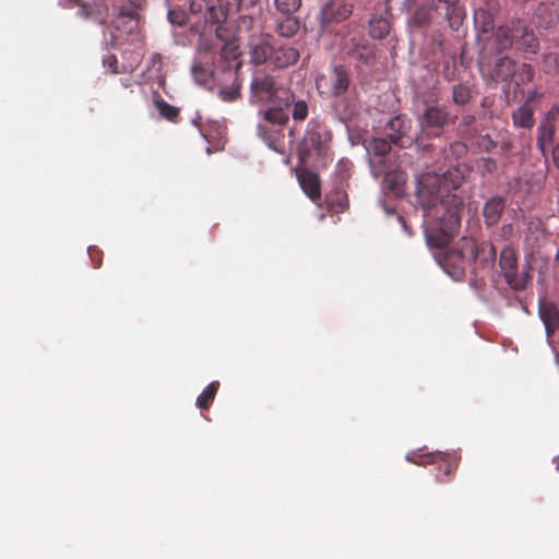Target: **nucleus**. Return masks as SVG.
<instances>
[{"label":"nucleus","mask_w":559,"mask_h":559,"mask_svg":"<svg viewBox=\"0 0 559 559\" xmlns=\"http://www.w3.org/2000/svg\"><path fill=\"white\" fill-rule=\"evenodd\" d=\"M466 167L455 165L443 174L426 173L418 177L416 202L424 216L431 219V228L439 233L438 246L443 247L459 234L463 199L452 190L459 189L465 180Z\"/></svg>","instance_id":"obj_1"},{"label":"nucleus","mask_w":559,"mask_h":559,"mask_svg":"<svg viewBox=\"0 0 559 559\" xmlns=\"http://www.w3.org/2000/svg\"><path fill=\"white\" fill-rule=\"evenodd\" d=\"M486 255L480 263L493 262L496 258V250L491 243L481 245L478 247L473 238H462L444 257V269L447 273L460 281L464 277L468 269H475L474 264L477 262L478 255Z\"/></svg>","instance_id":"obj_2"},{"label":"nucleus","mask_w":559,"mask_h":559,"mask_svg":"<svg viewBox=\"0 0 559 559\" xmlns=\"http://www.w3.org/2000/svg\"><path fill=\"white\" fill-rule=\"evenodd\" d=\"M302 141L298 146V157L300 163H316L325 165L329 159V142L331 141L330 131L323 123L311 120Z\"/></svg>","instance_id":"obj_3"},{"label":"nucleus","mask_w":559,"mask_h":559,"mask_svg":"<svg viewBox=\"0 0 559 559\" xmlns=\"http://www.w3.org/2000/svg\"><path fill=\"white\" fill-rule=\"evenodd\" d=\"M250 93L251 100L257 103L289 106L294 100V93L284 86L282 80L266 73H257L253 76Z\"/></svg>","instance_id":"obj_4"},{"label":"nucleus","mask_w":559,"mask_h":559,"mask_svg":"<svg viewBox=\"0 0 559 559\" xmlns=\"http://www.w3.org/2000/svg\"><path fill=\"white\" fill-rule=\"evenodd\" d=\"M456 117H452L447 108L438 104H427L423 114L418 117L421 131L428 138H437L443 133L444 127L453 123Z\"/></svg>","instance_id":"obj_5"},{"label":"nucleus","mask_w":559,"mask_h":559,"mask_svg":"<svg viewBox=\"0 0 559 559\" xmlns=\"http://www.w3.org/2000/svg\"><path fill=\"white\" fill-rule=\"evenodd\" d=\"M515 61L510 57H500L493 62L484 58L479 69L481 76L493 83L510 82L515 76Z\"/></svg>","instance_id":"obj_6"},{"label":"nucleus","mask_w":559,"mask_h":559,"mask_svg":"<svg viewBox=\"0 0 559 559\" xmlns=\"http://www.w3.org/2000/svg\"><path fill=\"white\" fill-rule=\"evenodd\" d=\"M499 265L508 285L514 290H522L527 278L519 273V261L515 250L504 247L500 252Z\"/></svg>","instance_id":"obj_7"},{"label":"nucleus","mask_w":559,"mask_h":559,"mask_svg":"<svg viewBox=\"0 0 559 559\" xmlns=\"http://www.w3.org/2000/svg\"><path fill=\"white\" fill-rule=\"evenodd\" d=\"M392 143L391 140L388 141L382 138H372L368 141L367 151L372 155L370 158V168L373 177H380V175L385 171L386 165L392 164L388 156L391 152Z\"/></svg>","instance_id":"obj_8"},{"label":"nucleus","mask_w":559,"mask_h":559,"mask_svg":"<svg viewBox=\"0 0 559 559\" xmlns=\"http://www.w3.org/2000/svg\"><path fill=\"white\" fill-rule=\"evenodd\" d=\"M317 87L321 93H329L332 96L344 94L349 86V76L347 71L341 67H334L330 74L321 75L316 80Z\"/></svg>","instance_id":"obj_9"},{"label":"nucleus","mask_w":559,"mask_h":559,"mask_svg":"<svg viewBox=\"0 0 559 559\" xmlns=\"http://www.w3.org/2000/svg\"><path fill=\"white\" fill-rule=\"evenodd\" d=\"M345 51L352 60L361 64L372 66L376 63V47L366 40H359L356 38L349 39L345 45Z\"/></svg>","instance_id":"obj_10"},{"label":"nucleus","mask_w":559,"mask_h":559,"mask_svg":"<svg viewBox=\"0 0 559 559\" xmlns=\"http://www.w3.org/2000/svg\"><path fill=\"white\" fill-rule=\"evenodd\" d=\"M353 13V4L343 0H331L321 10L322 24H331L346 20Z\"/></svg>","instance_id":"obj_11"},{"label":"nucleus","mask_w":559,"mask_h":559,"mask_svg":"<svg viewBox=\"0 0 559 559\" xmlns=\"http://www.w3.org/2000/svg\"><path fill=\"white\" fill-rule=\"evenodd\" d=\"M414 462L417 464H437L439 471L437 477L440 483H445V477L450 476L457 468L459 465V461L454 455L442 452L431 453L428 455L427 460L421 462Z\"/></svg>","instance_id":"obj_12"},{"label":"nucleus","mask_w":559,"mask_h":559,"mask_svg":"<svg viewBox=\"0 0 559 559\" xmlns=\"http://www.w3.org/2000/svg\"><path fill=\"white\" fill-rule=\"evenodd\" d=\"M516 49L526 53H537L539 50V40L534 31L527 26L525 21L520 20L515 28Z\"/></svg>","instance_id":"obj_13"},{"label":"nucleus","mask_w":559,"mask_h":559,"mask_svg":"<svg viewBox=\"0 0 559 559\" xmlns=\"http://www.w3.org/2000/svg\"><path fill=\"white\" fill-rule=\"evenodd\" d=\"M519 21L520 19L511 20L500 25L492 34V43L498 51L508 50L516 44L515 28Z\"/></svg>","instance_id":"obj_14"},{"label":"nucleus","mask_w":559,"mask_h":559,"mask_svg":"<svg viewBox=\"0 0 559 559\" xmlns=\"http://www.w3.org/2000/svg\"><path fill=\"white\" fill-rule=\"evenodd\" d=\"M388 126L392 131L389 138L393 144L403 147L411 141L408 132L411 130L412 121L405 115L395 116L389 121Z\"/></svg>","instance_id":"obj_15"},{"label":"nucleus","mask_w":559,"mask_h":559,"mask_svg":"<svg viewBox=\"0 0 559 559\" xmlns=\"http://www.w3.org/2000/svg\"><path fill=\"white\" fill-rule=\"evenodd\" d=\"M239 9L240 0H215L212 8H210V23H223L229 16L236 14Z\"/></svg>","instance_id":"obj_16"},{"label":"nucleus","mask_w":559,"mask_h":559,"mask_svg":"<svg viewBox=\"0 0 559 559\" xmlns=\"http://www.w3.org/2000/svg\"><path fill=\"white\" fill-rule=\"evenodd\" d=\"M78 14L85 20H93L98 24H105L108 17V7L104 0H95L92 3L80 2Z\"/></svg>","instance_id":"obj_17"},{"label":"nucleus","mask_w":559,"mask_h":559,"mask_svg":"<svg viewBox=\"0 0 559 559\" xmlns=\"http://www.w3.org/2000/svg\"><path fill=\"white\" fill-rule=\"evenodd\" d=\"M300 57L299 50L290 45L280 44L274 46L271 66L287 68L295 64Z\"/></svg>","instance_id":"obj_18"},{"label":"nucleus","mask_w":559,"mask_h":559,"mask_svg":"<svg viewBox=\"0 0 559 559\" xmlns=\"http://www.w3.org/2000/svg\"><path fill=\"white\" fill-rule=\"evenodd\" d=\"M328 210L332 213H342L349 206L347 192L343 182H338L325 195Z\"/></svg>","instance_id":"obj_19"},{"label":"nucleus","mask_w":559,"mask_h":559,"mask_svg":"<svg viewBox=\"0 0 559 559\" xmlns=\"http://www.w3.org/2000/svg\"><path fill=\"white\" fill-rule=\"evenodd\" d=\"M537 23L544 28L555 25L559 21V2H542L536 11Z\"/></svg>","instance_id":"obj_20"},{"label":"nucleus","mask_w":559,"mask_h":559,"mask_svg":"<svg viewBox=\"0 0 559 559\" xmlns=\"http://www.w3.org/2000/svg\"><path fill=\"white\" fill-rule=\"evenodd\" d=\"M251 60L257 64L269 62L271 64L273 48L267 38L261 37L250 43Z\"/></svg>","instance_id":"obj_21"},{"label":"nucleus","mask_w":559,"mask_h":559,"mask_svg":"<svg viewBox=\"0 0 559 559\" xmlns=\"http://www.w3.org/2000/svg\"><path fill=\"white\" fill-rule=\"evenodd\" d=\"M383 177V188L389 190L395 195H399L402 192V186L406 181L405 173L401 170H395L392 168V164L386 165L385 171H383L380 177Z\"/></svg>","instance_id":"obj_22"},{"label":"nucleus","mask_w":559,"mask_h":559,"mask_svg":"<svg viewBox=\"0 0 559 559\" xmlns=\"http://www.w3.org/2000/svg\"><path fill=\"white\" fill-rule=\"evenodd\" d=\"M298 179L302 190L312 201L321 198L320 179L317 174L305 169L300 171Z\"/></svg>","instance_id":"obj_23"},{"label":"nucleus","mask_w":559,"mask_h":559,"mask_svg":"<svg viewBox=\"0 0 559 559\" xmlns=\"http://www.w3.org/2000/svg\"><path fill=\"white\" fill-rule=\"evenodd\" d=\"M437 9L444 10L450 27L457 29L463 20V10L459 5V0H437Z\"/></svg>","instance_id":"obj_24"},{"label":"nucleus","mask_w":559,"mask_h":559,"mask_svg":"<svg viewBox=\"0 0 559 559\" xmlns=\"http://www.w3.org/2000/svg\"><path fill=\"white\" fill-rule=\"evenodd\" d=\"M539 316L545 324L547 335L550 336L559 326V311L552 304L540 302Z\"/></svg>","instance_id":"obj_25"},{"label":"nucleus","mask_w":559,"mask_h":559,"mask_svg":"<svg viewBox=\"0 0 559 559\" xmlns=\"http://www.w3.org/2000/svg\"><path fill=\"white\" fill-rule=\"evenodd\" d=\"M504 210V200L501 197H493L485 203L483 215L488 226L496 225Z\"/></svg>","instance_id":"obj_26"},{"label":"nucleus","mask_w":559,"mask_h":559,"mask_svg":"<svg viewBox=\"0 0 559 559\" xmlns=\"http://www.w3.org/2000/svg\"><path fill=\"white\" fill-rule=\"evenodd\" d=\"M129 5H122L118 13V21H123L124 19H129V23L131 24L128 28L131 31L133 27H138L139 24V10L143 8L145 4V0H128Z\"/></svg>","instance_id":"obj_27"},{"label":"nucleus","mask_w":559,"mask_h":559,"mask_svg":"<svg viewBox=\"0 0 559 559\" xmlns=\"http://www.w3.org/2000/svg\"><path fill=\"white\" fill-rule=\"evenodd\" d=\"M555 126L554 122L547 119L542 122L538 127L537 146L542 151L543 155L546 156L547 151L554 144Z\"/></svg>","instance_id":"obj_28"},{"label":"nucleus","mask_w":559,"mask_h":559,"mask_svg":"<svg viewBox=\"0 0 559 559\" xmlns=\"http://www.w3.org/2000/svg\"><path fill=\"white\" fill-rule=\"evenodd\" d=\"M512 119L515 126L531 129L535 123L533 107L525 103L513 112Z\"/></svg>","instance_id":"obj_29"},{"label":"nucleus","mask_w":559,"mask_h":559,"mask_svg":"<svg viewBox=\"0 0 559 559\" xmlns=\"http://www.w3.org/2000/svg\"><path fill=\"white\" fill-rule=\"evenodd\" d=\"M288 106L273 105L263 111V118L266 122L274 126H284L288 122L289 117L285 110Z\"/></svg>","instance_id":"obj_30"},{"label":"nucleus","mask_w":559,"mask_h":559,"mask_svg":"<svg viewBox=\"0 0 559 559\" xmlns=\"http://www.w3.org/2000/svg\"><path fill=\"white\" fill-rule=\"evenodd\" d=\"M391 29L390 21L382 16H376L370 20L369 34L373 38H384Z\"/></svg>","instance_id":"obj_31"},{"label":"nucleus","mask_w":559,"mask_h":559,"mask_svg":"<svg viewBox=\"0 0 559 559\" xmlns=\"http://www.w3.org/2000/svg\"><path fill=\"white\" fill-rule=\"evenodd\" d=\"M473 97L472 87L466 83H457L452 87V102L456 106H465Z\"/></svg>","instance_id":"obj_32"},{"label":"nucleus","mask_w":559,"mask_h":559,"mask_svg":"<svg viewBox=\"0 0 559 559\" xmlns=\"http://www.w3.org/2000/svg\"><path fill=\"white\" fill-rule=\"evenodd\" d=\"M219 388L218 381L211 382L197 399V406L201 409H209Z\"/></svg>","instance_id":"obj_33"},{"label":"nucleus","mask_w":559,"mask_h":559,"mask_svg":"<svg viewBox=\"0 0 559 559\" xmlns=\"http://www.w3.org/2000/svg\"><path fill=\"white\" fill-rule=\"evenodd\" d=\"M299 29V21L290 15H285L283 20L277 23L276 31L283 37H292Z\"/></svg>","instance_id":"obj_34"},{"label":"nucleus","mask_w":559,"mask_h":559,"mask_svg":"<svg viewBox=\"0 0 559 559\" xmlns=\"http://www.w3.org/2000/svg\"><path fill=\"white\" fill-rule=\"evenodd\" d=\"M154 105L163 118L171 122L177 121L179 117V109L177 107L168 104L166 100L162 98L154 99Z\"/></svg>","instance_id":"obj_35"},{"label":"nucleus","mask_w":559,"mask_h":559,"mask_svg":"<svg viewBox=\"0 0 559 559\" xmlns=\"http://www.w3.org/2000/svg\"><path fill=\"white\" fill-rule=\"evenodd\" d=\"M212 0H189L191 13L200 14L205 23H210V8H212Z\"/></svg>","instance_id":"obj_36"},{"label":"nucleus","mask_w":559,"mask_h":559,"mask_svg":"<svg viewBox=\"0 0 559 559\" xmlns=\"http://www.w3.org/2000/svg\"><path fill=\"white\" fill-rule=\"evenodd\" d=\"M433 19V9L430 7L418 8L413 16V22L419 27L428 26Z\"/></svg>","instance_id":"obj_37"},{"label":"nucleus","mask_w":559,"mask_h":559,"mask_svg":"<svg viewBox=\"0 0 559 559\" xmlns=\"http://www.w3.org/2000/svg\"><path fill=\"white\" fill-rule=\"evenodd\" d=\"M534 68L528 63H522L519 68L515 67L516 85L526 84L534 79Z\"/></svg>","instance_id":"obj_38"},{"label":"nucleus","mask_w":559,"mask_h":559,"mask_svg":"<svg viewBox=\"0 0 559 559\" xmlns=\"http://www.w3.org/2000/svg\"><path fill=\"white\" fill-rule=\"evenodd\" d=\"M293 105L292 117L295 121H304L308 117V104L304 99H296L290 102L289 106Z\"/></svg>","instance_id":"obj_39"},{"label":"nucleus","mask_w":559,"mask_h":559,"mask_svg":"<svg viewBox=\"0 0 559 559\" xmlns=\"http://www.w3.org/2000/svg\"><path fill=\"white\" fill-rule=\"evenodd\" d=\"M218 95L224 102L238 99L240 97V83H238L237 78L234 79L231 86L222 88Z\"/></svg>","instance_id":"obj_40"},{"label":"nucleus","mask_w":559,"mask_h":559,"mask_svg":"<svg viewBox=\"0 0 559 559\" xmlns=\"http://www.w3.org/2000/svg\"><path fill=\"white\" fill-rule=\"evenodd\" d=\"M275 5L284 15H290L299 10L301 0H275Z\"/></svg>","instance_id":"obj_41"},{"label":"nucleus","mask_w":559,"mask_h":559,"mask_svg":"<svg viewBox=\"0 0 559 559\" xmlns=\"http://www.w3.org/2000/svg\"><path fill=\"white\" fill-rule=\"evenodd\" d=\"M543 68L547 73L557 72L559 70V56L555 52H547L543 57Z\"/></svg>","instance_id":"obj_42"},{"label":"nucleus","mask_w":559,"mask_h":559,"mask_svg":"<svg viewBox=\"0 0 559 559\" xmlns=\"http://www.w3.org/2000/svg\"><path fill=\"white\" fill-rule=\"evenodd\" d=\"M168 20L171 24L183 26L187 23V13L181 8H171L168 11Z\"/></svg>","instance_id":"obj_43"},{"label":"nucleus","mask_w":559,"mask_h":559,"mask_svg":"<svg viewBox=\"0 0 559 559\" xmlns=\"http://www.w3.org/2000/svg\"><path fill=\"white\" fill-rule=\"evenodd\" d=\"M449 153L454 158H460L461 156L465 155L467 153V146L460 141L453 142L449 146Z\"/></svg>","instance_id":"obj_44"},{"label":"nucleus","mask_w":559,"mask_h":559,"mask_svg":"<svg viewBox=\"0 0 559 559\" xmlns=\"http://www.w3.org/2000/svg\"><path fill=\"white\" fill-rule=\"evenodd\" d=\"M103 64L110 73L118 72V59L112 53H107L103 57Z\"/></svg>","instance_id":"obj_45"},{"label":"nucleus","mask_w":559,"mask_h":559,"mask_svg":"<svg viewBox=\"0 0 559 559\" xmlns=\"http://www.w3.org/2000/svg\"><path fill=\"white\" fill-rule=\"evenodd\" d=\"M477 144L479 148H481L485 152H490L496 147L495 141L488 134L480 135L477 141Z\"/></svg>","instance_id":"obj_46"},{"label":"nucleus","mask_w":559,"mask_h":559,"mask_svg":"<svg viewBox=\"0 0 559 559\" xmlns=\"http://www.w3.org/2000/svg\"><path fill=\"white\" fill-rule=\"evenodd\" d=\"M130 23H129V19H124L123 21H118V16L116 17L115 20V26L118 28V29H122L124 33H132L136 27H133L131 31H129L128 28L130 27Z\"/></svg>","instance_id":"obj_47"},{"label":"nucleus","mask_w":559,"mask_h":559,"mask_svg":"<svg viewBox=\"0 0 559 559\" xmlns=\"http://www.w3.org/2000/svg\"><path fill=\"white\" fill-rule=\"evenodd\" d=\"M90 255L94 262V266L98 267L102 263V258H100L102 252L96 248H90Z\"/></svg>","instance_id":"obj_48"},{"label":"nucleus","mask_w":559,"mask_h":559,"mask_svg":"<svg viewBox=\"0 0 559 559\" xmlns=\"http://www.w3.org/2000/svg\"><path fill=\"white\" fill-rule=\"evenodd\" d=\"M551 150L552 162L557 168H559V144L549 147Z\"/></svg>","instance_id":"obj_49"},{"label":"nucleus","mask_w":559,"mask_h":559,"mask_svg":"<svg viewBox=\"0 0 559 559\" xmlns=\"http://www.w3.org/2000/svg\"><path fill=\"white\" fill-rule=\"evenodd\" d=\"M475 121L476 118L473 115H466L462 118V124L466 127L472 126Z\"/></svg>","instance_id":"obj_50"},{"label":"nucleus","mask_w":559,"mask_h":559,"mask_svg":"<svg viewBox=\"0 0 559 559\" xmlns=\"http://www.w3.org/2000/svg\"><path fill=\"white\" fill-rule=\"evenodd\" d=\"M258 134L260 138H262L264 141L267 140V130H266V127L264 124H259L258 126Z\"/></svg>","instance_id":"obj_51"},{"label":"nucleus","mask_w":559,"mask_h":559,"mask_svg":"<svg viewBox=\"0 0 559 559\" xmlns=\"http://www.w3.org/2000/svg\"><path fill=\"white\" fill-rule=\"evenodd\" d=\"M556 468L559 471V460L556 462Z\"/></svg>","instance_id":"obj_52"},{"label":"nucleus","mask_w":559,"mask_h":559,"mask_svg":"<svg viewBox=\"0 0 559 559\" xmlns=\"http://www.w3.org/2000/svg\"><path fill=\"white\" fill-rule=\"evenodd\" d=\"M74 2L78 5L81 2V0H74Z\"/></svg>","instance_id":"obj_53"}]
</instances>
